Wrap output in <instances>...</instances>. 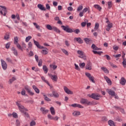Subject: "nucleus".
Listing matches in <instances>:
<instances>
[{
	"label": "nucleus",
	"instance_id": "nucleus-1",
	"mask_svg": "<svg viewBox=\"0 0 126 126\" xmlns=\"http://www.w3.org/2000/svg\"><path fill=\"white\" fill-rule=\"evenodd\" d=\"M61 28L67 33H72L73 32L75 34H79L80 33V30L79 29H77L74 30L73 29L69 28L68 26H61Z\"/></svg>",
	"mask_w": 126,
	"mask_h": 126
},
{
	"label": "nucleus",
	"instance_id": "nucleus-2",
	"mask_svg": "<svg viewBox=\"0 0 126 126\" xmlns=\"http://www.w3.org/2000/svg\"><path fill=\"white\" fill-rule=\"evenodd\" d=\"M88 97L90 98H92V99H94V100H99L100 98L99 97H100L99 94H96L95 93H93L92 94H88Z\"/></svg>",
	"mask_w": 126,
	"mask_h": 126
},
{
	"label": "nucleus",
	"instance_id": "nucleus-3",
	"mask_svg": "<svg viewBox=\"0 0 126 126\" xmlns=\"http://www.w3.org/2000/svg\"><path fill=\"white\" fill-rule=\"evenodd\" d=\"M106 23L107 24L106 25V30L109 32L111 30V28H113V23L110 22V21H106Z\"/></svg>",
	"mask_w": 126,
	"mask_h": 126
},
{
	"label": "nucleus",
	"instance_id": "nucleus-4",
	"mask_svg": "<svg viewBox=\"0 0 126 126\" xmlns=\"http://www.w3.org/2000/svg\"><path fill=\"white\" fill-rule=\"evenodd\" d=\"M20 101H18L17 102H16V104L17 105V106L18 107L19 109L20 110V112H21L22 113H24V106L22 105H21L20 103Z\"/></svg>",
	"mask_w": 126,
	"mask_h": 126
},
{
	"label": "nucleus",
	"instance_id": "nucleus-5",
	"mask_svg": "<svg viewBox=\"0 0 126 126\" xmlns=\"http://www.w3.org/2000/svg\"><path fill=\"white\" fill-rule=\"evenodd\" d=\"M33 43L34 44V45H35V46H36V47L38 48V49H45V50H47V51H48V48L44 47V46H42L40 45V44H39V42L36 40H35V39L33 40Z\"/></svg>",
	"mask_w": 126,
	"mask_h": 126
},
{
	"label": "nucleus",
	"instance_id": "nucleus-6",
	"mask_svg": "<svg viewBox=\"0 0 126 126\" xmlns=\"http://www.w3.org/2000/svg\"><path fill=\"white\" fill-rule=\"evenodd\" d=\"M0 7L2 8L0 9V13L3 16H5L6 14V7L5 6L0 5Z\"/></svg>",
	"mask_w": 126,
	"mask_h": 126
},
{
	"label": "nucleus",
	"instance_id": "nucleus-7",
	"mask_svg": "<svg viewBox=\"0 0 126 126\" xmlns=\"http://www.w3.org/2000/svg\"><path fill=\"white\" fill-rule=\"evenodd\" d=\"M0 62L2 69L4 70H6L7 68V64L6 63V62H5V61H4V60L3 59H1Z\"/></svg>",
	"mask_w": 126,
	"mask_h": 126
},
{
	"label": "nucleus",
	"instance_id": "nucleus-8",
	"mask_svg": "<svg viewBox=\"0 0 126 126\" xmlns=\"http://www.w3.org/2000/svg\"><path fill=\"white\" fill-rule=\"evenodd\" d=\"M85 75L87 77H88L89 80L93 82V83H95V80H94V77L91 76L90 73H85Z\"/></svg>",
	"mask_w": 126,
	"mask_h": 126
},
{
	"label": "nucleus",
	"instance_id": "nucleus-9",
	"mask_svg": "<svg viewBox=\"0 0 126 126\" xmlns=\"http://www.w3.org/2000/svg\"><path fill=\"white\" fill-rule=\"evenodd\" d=\"M86 69L88 70H91L92 69V63L90 61L87 62V64L86 65Z\"/></svg>",
	"mask_w": 126,
	"mask_h": 126
},
{
	"label": "nucleus",
	"instance_id": "nucleus-10",
	"mask_svg": "<svg viewBox=\"0 0 126 126\" xmlns=\"http://www.w3.org/2000/svg\"><path fill=\"white\" fill-rule=\"evenodd\" d=\"M64 91L66 94H68L69 95H72V94H73V92L69 90V89H68V88L65 86H64Z\"/></svg>",
	"mask_w": 126,
	"mask_h": 126
},
{
	"label": "nucleus",
	"instance_id": "nucleus-11",
	"mask_svg": "<svg viewBox=\"0 0 126 126\" xmlns=\"http://www.w3.org/2000/svg\"><path fill=\"white\" fill-rule=\"evenodd\" d=\"M71 107H73V108H80L81 109H83V106L78 104L77 103H74L71 105Z\"/></svg>",
	"mask_w": 126,
	"mask_h": 126
},
{
	"label": "nucleus",
	"instance_id": "nucleus-12",
	"mask_svg": "<svg viewBox=\"0 0 126 126\" xmlns=\"http://www.w3.org/2000/svg\"><path fill=\"white\" fill-rule=\"evenodd\" d=\"M25 89H26V91H27L28 93H29L31 96H33V95H34V93L29 89L28 86L25 87Z\"/></svg>",
	"mask_w": 126,
	"mask_h": 126
},
{
	"label": "nucleus",
	"instance_id": "nucleus-13",
	"mask_svg": "<svg viewBox=\"0 0 126 126\" xmlns=\"http://www.w3.org/2000/svg\"><path fill=\"white\" fill-rule=\"evenodd\" d=\"M107 91L109 95H111V96H116V93H115L114 91L107 89Z\"/></svg>",
	"mask_w": 126,
	"mask_h": 126
},
{
	"label": "nucleus",
	"instance_id": "nucleus-14",
	"mask_svg": "<svg viewBox=\"0 0 126 126\" xmlns=\"http://www.w3.org/2000/svg\"><path fill=\"white\" fill-rule=\"evenodd\" d=\"M11 51L13 52V53L15 56H17L18 55V52H17V50H16V49L14 47H12L11 48Z\"/></svg>",
	"mask_w": 126,
	"mask_h": 126
},
{
	"label": "nucleus",
	"instance_id": "nucleus-15",
	"mask_svg": "<svg viewBox=\"0 0 126 126\" xmlns=\"http://www.w3.org/2000/svg\"><path fill=\"white\" fill-rule=\"evenodd\" d=\"M77 54L78 55H80V56H79V58H81V59H83L84 58L83 56H84V53H83L82 51L78 50Z\"/></svg>",
	"mask_w": 126,
	"mask_h": 126
},
{
	"label": "nucleus",
	"instance_id": "nucleus-16",
	"mask_svg": "<svg viewBox=\"0 0 126 126\" xmlns=\"http://www.w3.org/2000/svg\"><path fill=\"white\" fill-rule=\"evenodd\" d=\"M74 40H76L79 44H83V40L81 39L80 37H75Z\"/></svg>",
	"mask_w": 126,
	"mask_h": 126
},
{
	"label": "nucleus",
	"instance_id": "nucleus-17",
	"mask_svg": "<svg viewBox=\"0 0 126 126\" xmlns=\"http://www.w3.org/2000/svg\"><path fill=\"white\" fill-rule=\"evenodd\" d=\"M40 111L42 112V114H43L44 115H46V114H47L49 112V110L46 109V108L44 107H41L40 108Z\"/></svg>",
	"mask_w": 126,
	"mask_h": 126
},
{
	"label": "nucleus",
	"instance_id": "nucleus-18",
	"mask_svg": "<svg viewBox=\"0 0 126 126\" xmlns=\"http://www.w3.org/2000/svg\"><path fill=\"white\" fill-rule=\"evenodd\" d=\"M120 83L122 84V85H126V80L125 77H122L121 78V79L120 80Z\"/></svg>",
	"mask_w": 126,
	"mask_h": 126
},
{
	"label": "nucleus",
	"instance_id": "nucleus-19",
	"mask_svg": "<svg viewBox=\"0 0 126 126\" xmlns=\"http://www.w3.org/2000/svg\"><path fill=\"white\" fill-rule=\"evenodd\" d=\"M32 88H33V90H34L35 92H36V93H37V94H39V93H40V90L36 86L33 85Z\"/></svg>",
	"mask_w": 126,
	"mask_h": 126
},
{
	"label": "nucleus",
	"instance_id": "nucleus-20",
	"mask_svg": "<svg viewBox=\"0 0 126 126\" xmlns=\"http://www.w3.org/2000/svg\"><path fill=\"white\" fill-rule=\"evenodd\" d=\"M37 7L40 9V10H46V8L44 7V5H42V4H38L37 5Z\"/></svg>",
	"mask_w": 126,
	"mask_h": 126
},
{
	"label": "nucleus",
	"instance_id": "nucleus-21",
	"mask_svg": "<svg viewBox=\"0 0 126 126\" xmlns=\"http://www.w3.org/2000/svg\"><path fill=\"white\" fill-rule=\"evenodd\" d=\"M41 79L43 82L45 83H46L48 85V86H51V85H50V83H49V81H48L47 80H46V78H45V77L41 76Z\"/></svg>",
	"mask_w": 126,
	"mask_h": 126
},
{
	"label": "nucleus",
	"instance_id": "nucleus-22",
	"mask_svg": "<svg viewBox=\"0 0 126 126\" xmlns=\"http://www.w3.org/2000/svg\"><path fill=\"white\" fill-rule=\"evenodd\" d=\"M52 94L55 98H59V97H60V94H59V93L56 91H53Z\"/></svg>",
	"mask_w": 126,
	"mask_h": 126
},
{
	"label": "nucleus",
	"instance_id": "nucleus-23",
	"mask_svg": "<svg viewBox=\"0 0 126 126\" xmlns=\"http://www.w3.org/2000/svg\"><path fill=\"white\" fill-rule=\"evenodd\" d=\"M94 8H96V9L99 10V11H101V10H102V7L101 6H100L99 5L94 4Z\"/></svg>",
	"mask_w": 126,
	"mask_h": 126
},
{
	"label": "nucleus",
	"instance_id": "nucleus-24",
	"mask_svg": "<svg viewBox=\"0 0 126 126\" xmlns=\"http://www.w3.org/2000/svg\"><path fill=\"white\" fill-rule=\"evenodd\" d=\"M88 100L87 99H85V98H82L81 100H80V103L81 104H85L86 105H87V101Z\"/></svg>",
	"mask_w": 126,
	"mask_h": 126
},
{
	"label": "nucleus",
	"instance_id": "nucleus-25",
	"mask_svg": "<svg viewBox=\"0 0 126 126\" xmlns=\"http://www.w3.org/2000/svg\"><path fill=\"white\" fill-rule=\"evenodd\" d=\"M104 79L106 80V82H107V83H108L109 84H112V81H111V79H110L109 77L105 76Z\"/></svg>",
	"mask_w": 126,
	"mask_h": 126
},
{
	"label": "nucleus",
	"instance_id": "nucleus-26",
	"mask_svg": "<svg viewBox=\"0 0 126 126\" xmlns=\"http://www.w3.org/2000/svg\"><path fill=\"white\" fill-rule=\"evenodd\" d=\"M43 70L44 71V73L47 74L48 73V71H49V69L46 65H43Z\"/></svg>",
	"mask_w": 126,
	"mask_h": 126
},
{
	"label": "nucleus",
	"instance_id": "nucleus-27",
	"mask_svg": "<svg viewBox=\"0 0 126 126\" xmlns=\"http://www.w3.org/2000/svg\"><path fill=\"white\" fill-rule=\"evenodd\" d=\"M50 112L51 115H54L56 114V112L55 111V108L53 106L50 107Z\"/></svg>",
	"mask_w": 126,
	"mask_h": 126
},
{
	"label": "nucleus",
	"instance_id": "nucleus-28",
	"mask_svg": "<svg viewBox=\"0 0 126 126\" xmlns=\"http://www.w3.org/2000/svg\"><path fill=\"white\" fill-rule=\"evenodd\" d=\"M53 30L56 32V33H61L60 30L56 27H53Z\"/></svg>",
	"mask_w": 126,
	"mask_h": 126
},
{
	"label": "nucleus",
	"instance_id": "nucleus-29",
	"mask_svg": "<svg viewBox=\"0 0 126 126\" xmlns=\"http://www.w3.org/2000/svg\"><path fill=\"white\" fill-rule=\"evenodd\" d=\"M51 79L54 80V81H57L58 80V76L56 75H53L51 76Z\"/></svg>",
	"mask_w": 126,
	"mask_h": 126
},
{
	"label": "nucleus",
	"instance_id": "nucleus-30",
	"mask_svg": "<svg viewBox=\"0 0 126 126\" xmlns=\"http://www.w3.org/2000/svg\"><path fill=\"white\" fill-rule=\"evenodd\" d=\"M84 41L86 43V44H90L91 42V39L90 38H84Z\"/></svg>",
	"mask_w": 126,
	"mask_h": 126
},
{
	"label": "nucleus",
	"instance_id": "nucleus-31",
	"mask_svg": "<svg viewBox=\"0 0 126 126\" xmlns=\"http://www.w3.org/2000/svg\"><path fill=\"white\" fill-rule=\"evenodd\" d=\"M108 125H109L110 126H116V125H115V122H114L113 120H109L108 121Z\"/></svg>",
	"mask_w": 126,
	"mask_h": 126
},
{
	"label": "nucleus",
	"instance_id": "nucleus-32",
	"mask_svg": "<svg viewBox=\"0 0 126 126\" xmlns=\"http://www.w3.org/2000/svg\"><path fill=\"white\" fill-rule=\"evenodd\" d=\"M101 69L105 72V73H109V70L105 67H101Z\"/></svg>",
	"mask_w": 126,
	"mask_h": 126
},
{
	"label": "nucleus",
	"instance_id": "nucleus-33",
	"mask_svg": "<svg viewBox=\"0 0 126 126\" xmlns=\"http://www.w3.org/2000/svg\"><path fill=\"white\" fill-rule=\"evenodd\" d=\"M15 45L17 46V48L19 49V50H21L22 52H23V48L21 47V45L19 43H16Z\"/></svg>",
	"mask_w": 126,
	"mask_h": 126
},
{
	"label": "nucleus",
	"instance_id": "nucleus-34",
	"mask_svg": "<svg viewBox=\"0 0 126 126\" xmlns=\"http://www.w3.org/2000/svg\"><path fill=\"white\" fill-rule=\"evenodd\" d=\"M72 115L74 117H76V116H79L80 115V112L79 111H74Z\"/></svg>",
	"mask_w": 126,
	"mask_h": 126
},
{
	"label": "nucleus",
	"instance_id": "nucleus-35",
	"mask_svg": "<svg viewBox=\"0 0 126 126\" xmlns=\"http://www.w3.org/2000/svg\"><path fill=\"white\" fill-rule=\"evenodd\" d=\"M43 96L44 97V100L47 102H51V99H50L47 95L45 94H43Z\"/></svg>",
	"mask_w": 126,
	"mask_h": 126
},
{
	"label": "nucleus",
	"instance_id": "nucleus-36",
	"mask_svg": "<svg viewBox=\"0 0 126 126\" xmlns=\"http://www.w3.org/2000/svg\"><path fill=\"white\" fill-rule=\"evenodd\" d=\"M14 43L15 45L18 43V37L15 36L14 37Z\"/></svg>",
	"mask_w": 126,
	"mask_h": 126
},
{
	"label": "nucleus",
	"instance_id": "nucleus-37",
	"mask_svg": "<svg viewBox=\"0 0 126 126\" xmlns=\"http://www.w3.org/2000/svg\"><path fill=\"white\" fill-rule=\"evenodd\" d=\"M34 26H35V28L37 29V30H40V26L38 25V24L36 23H33Z\"/></svg>",
	"mask_w": 126,
	"mask_h": 126
},
{
	"label": "nucleus",
	"instance_id": "nucleus-38",
	"mask_svg": "<svg viewBox=\"0 0 126 126\" xmlns=\"http://www.w3.org/2000/svg\"><path fill=\"white\" fill-rule=\"evenodd\" d=\"M31 39H32V36L29 35L28 37L26 38V42L28 43L29 41H30Z\"/></svg>",
	"mask_w": 126,
	"mask_h": 126
},
{
	"label": "nucleus",
	"instance_id": "nucleus-39",
	"mask_svg": "<svg viewBox=\"0 0 126 126\" xmlns=\"http://www.w3.org/2000/svg\"><path fill=\"white\" fill-rule=\"evenodd\" d=\"M82 9H83V6L82 5H80L78 7L77 10V11H80V10H82Z\"/></svg>",
	"mask_w": 126,
	"mask_h": 126
},
{
	"label": "nucleus",
	"instance_id": "nucleus-40",
	"mask_svg": "<svg viewBox=\"0 0 126 126\" xmlns=\"http://www.w3.org/2000/svg\"><path fill=\"white\" fill-rule=\"evenodd\" d=\"M92 48L93 49V50H95V51H97L98 50V47L95 45V44H93L92 45Z\"/></svg>",
	"mask_w": 126,
	"mask_h": 126
},
{
	"label": "nucleus",
	"instance_id": "nucleus-41",
	"mask_svg": "<svg viewBox=\"0 0 126 126\" xmlns=\"http://www.w3.org/2000/svg\"><path fill=\"white\" fill-rule=\"evenodd\" d=\"M62 51L64 54H65V55H66V56H68V52H67L66 50L62 49Z\"/></svg>",
	"mask_w": 126,
	"mask_h": 126
},
{
	"label": "nucleus",
	"instance_id": "nucleus-42",
	"mask_svg": "<svg viewBox=\"0 0 126 126\" xmlns=\"http://www.w3.org/2000/svg\"><path fill=\"white\" fill-rule=\"evenodd\" d=\"M41 54L43 55H47L48 51L46 49H43L41 51Z\"/></svg>",
	"mask_w": 126,
	"mask_h": 126
},
{
	"label": "nucleus",
	"instance_id": "nucleus-43",
	"mask_svg": "<svg viewBox=\"0 0 126 126\" xmlns=\"http://www.w3.org/2000/svg\"><path fill=\"white\" fill-rule=\"evenodd\" d=\"M79 66L81 67V68H84V67H85V63H80L79 64Z\"/></svg>",
	"mask_w": 126,
	"mask_h": 126
},
{
	"label": "nucleus",
	"instance_id": "nucleus-44",
	"mask_svg": "<svg viewBox=\"0 0 126 126\" xmlns=\"http://www.w3.org/2000/svg\"><path fill=\"white\" fill-rule=\"evenodd\" d=\"M36 126V122L32 120L31 121L30 123V126Z\"/></svg>",
	"mask_w": 126,
	"mask_h": 126
},
{
	"label": "nucleus",
	"instance_id": "nucleus-45",
	"mask_svg": "<svg viewBox=\"0 0 126 126\" xmlns=\"http://www.w3.org/2000/svg\"><path fill=\"white\" fill-rule=\"evenodd\" d=\"M46 28L48 30H53V27H52L51 25H47L46 26Z\"/></svg>",
	"mask_w": 126,
	"mask_h": 126
},
{
	"label": "nucleus",
	"instance_id": "nucleus-46",
	"mask_svg": "<svg viewBox=\"0 0 126 126\" xmlns=\"http://www.w3.org/2000/svg\"><path fill=\"white\" fill-rule=\"evenodd\" d=\"M122 64L123 65L124 67H126V60L124 58L123 62H122Z\"/></svg>",
	"mask_w": 126,
	"mask_h": 126
},
{
	"label": "nucleus",
	"instance_id": "nucleus-47",
	"mask_svg": "<svg viewBox=\"0 0 126 126\" xmlns=\"http://www.w3.org/2000/svg\"><path fill=\"white\" fill-rule=\"evenodd\" d=\"M99 28V24L98 23H95V26H94V30L96 31V30H97V29Z\"/></svg>",
	"mask_w": 126,
	"mask_h": 126
},
{
	"label": "nucleus",
	"instance_id": "nucleus-48",
	"mask_svg": "<svg viewBox=\"0 0 126 126\" xmlns=\"http://www.w3.org/2000/svg\"><path fill=\"white\" fill-rule=\"evenodd\" d=\"M6 61L7 62V63H12V60H11V59L9 58H7L6 59Z\"/></svg>",
	"mask_w": 126,
	"mask_h": 126
},
{
	"label": "nucleus",
	"instance_id": "nucleus-49",
	"mask_svg": "<svg viewBox=\"0 0 126 126\" xmlns=\"http://www.w3.org/2000/svg\"><path fill=\"white\" fill-rule=\"evenodd\" d=\"M74 66L75 69H76V70H80V68H79L78 65L76 64V63H74Z\"/></svg>",
	"mask_w": 126,
	"mask_h": 126
},
{
	"label": "nucleus",
	"instance_id": "nucleus-50",
	"mask_svg": "<svg viewBox=\"0 0 126 126\" xmlns=\"http://www.w3.org/2000/svg\"><path fill=\"white\" fill-rule=\"evenodd\" d=\"M23 114H24L25 116L27 117V118H30V116L29 115V114L28 113L24 111V112H22Z\"/></svg>",
	"mask_w": 126,
	"mask_h": 126
},
{
	"label": "nucleus",
	"instance_id": "nucleus-51",
	"mask_svg": "<svg viewBox=\"0 0 126 126\" xmlns=\"http://www.w3.org/2000/svg\"><path fill=\"white\" fill-rule=\"evenodd\" d=\"M38 63V66H42V59H40Z\"/></svg>",
	"mask_w": 126,
	"mask_h": 126
},
{
	"label": "nucleus",
	"instance_id": "nucleus-52",
	"mask_svg": "<svg viewBox=\"0 0 126 126\" xmlns=\"http://www.w3.org/2000/svg\"><path fill=\"white\" fill-rule=\"evenodd\" d=\"M12 115H13V118H15V119H16L17 118H18V116L17 115V113H16L15 112H13Z\"/></svg>",
	"mask_w": 126,
	"mask_h": 126
},
{
	"label": "nucleus",
	"instance_id": "nucleus-53",
	"mask_svg": "<svg viewBox=\"0 0 126 126\" xmlns=\"http://www.w3.org/2000/svg\"><path fill=\"white\" fill-rule=\"evenodd\" d=\"M50 67H52V68L53 69H56L57 68V67H58V66H57L56 65H52V64H50Z\"/></svg>",
	"mask_w": 126,
	"mask_h": 126
},
{
	"label": "nucleus",
	"instance_id": "nucleus-54",
	"mask_svg": "<svg viewBox=\"0 0 126 126\" xmlns=\"http://www.w3.org/2000/svg\"><path fill=\"white\" fill-rule=\"evenodd\" d=\"M4 40H8L9 39V35L8 34H5L4 37Z\"/></svg>",
	"mask_w": 126,
	"mask_h": 126
},
{
	"label": "nucleus",
	"instance_id": "nucleus-55",
	"mask_svg": "<svg viewBox=\"0 0 126 126\" xmlns=\"http://www.w3.org/2000/svg\"><path fill=\"white\" fill-rule=\"evenodd\" d=\"M107 4L108 5V8H111V7H112V1H108Z\"/></svg>",
	"mask_w": 126,
	"mask_h": 126
},
{
	"label": "nucleus",
	"instance_id": "nucleus-56",
	"mask_svg": "<svg viewBox=\"0 0 126 126\" xmlns=\"http://www.w3.org/2000/svg\"><path fill=\"white\" fill-rule=\"evenodd\" d=\"M10 47V43L8 42L7 44H6L5 48L6 49H9V47Z\"/></svg>",
	"mask_w": 126,
	"mask_h": 126
},
{
	"label": "nucleus",
	"instance_id": "nucleus-57",
	"mask_svg": "<svg viewBox=\"0 0 126 126\" xmlns=\"http://www.w3.org/2000/svg\"><path fill=\"white\" fill-rule=\"evenodd\" d=\"M88 7L84 8L82 11L84 12V13H85V12H87L88 11Z\"/></svg>",
	"mask_w": 126,
	"mask_h": 126
},
{
	"label": "nucleus",
	"instance_id": "nucleus-58",
	"mask_svg": "<svg viewBox=\"0 0 126 126\" xmlns=\"http://www.w3.org/2000/svg\"><path fill=\"white\" fill-rule=\"evenodd\" d=\"M46 9H47V10H50V9H51V6H50V4H46Z\"/></svg>",
	"mask_w": 126,
	"mask_h": 126
},
{
	"label": "nucleus",
	"instance_id": "nucleus-59",
	"mask_svg": "<svg viewBox=\"0 0 126 126\" xmlns=\"http://www.w3.org/2000/svg\"><path fill=\"white\" fill-rule=\"evenodd\" d=\"M113 48L114 51H118V50H119V46H114Z\"/></svg>",
	"mask_w": 126,
	"mask_h": 126
},
{
	"label": "nucleus",
	"instance_id": "nucleus-60",
	"mask_svg": "<svg viewBox=\"0 0 126 126\" xmlns=\"http://www.w3.org/2000/svg\"><path fill=\"white\" fill-rule=\"evenodd\" d=\"M47 117H48V119H49L50 120H53V119H54V117L52 116V115H51V114H48L47 115Z\"/></svg>",
	"mask_w": 126,
	"mask_h": 126
},
{
	"label": "nucleus",
	"instance_id": "nucleus-61",
	"mask_svg": "<svg viewBox=\"0 0 126 126\" xmlns=\"http://www.w3.org/2000/svg\"><path fill=\"white\" fill-rule=\"evenodd\" d=\"M104 57H106V59L107 61H110L111 60V57L108 55H104Z\"/></svg>",
	"mask_w": 126,
	"mask_h": 126
},
{
	"label": "nucleus",
	"instance_id": "nucleus-62",
	"mask_svg": "<svg viewBox=\"0 0 126 126\" xmlns=\"http://www.w3.org/2000/svg\"><path fill=\"white\" fill-rule=\"evenodd\" d=\"M16 125L17 126H20V122H19V120H16Z\"/></svg>",
	"mask_w": 126,
	"mask_h": 126
},
{
	"label": "nucleus",
	"instance_id": "nucleus-63",
	"mask_svg": "<svg viewBox=\"0 0 126 126\" xmlns=\"http://www.w3.org/2000/svg\"><path fill=\"white\" fill-rule=\"evenodd\" d=\"M28 46H29L28 47L29 49V48H32V42H29L28 44Z\"/></svg>",
	"mask_w": 126,
	"mask_h": 126
},
{
	"label": "nucleus",
	"instance_id": "nucleus-64",
	"mask_svg": "<svg viewBox=\"0 0 126 126\" xmlns=\"http://www.w3.org/2000/svg\"><path fill=\"white\" fill-rule=\"evenodd\" d=\"M65 44L66 45L67 47H69V43H68V41L65 40Z\"/></svg>",
	"mask_w": 126,
	"mask_h": 126
}]
</instances>
